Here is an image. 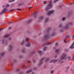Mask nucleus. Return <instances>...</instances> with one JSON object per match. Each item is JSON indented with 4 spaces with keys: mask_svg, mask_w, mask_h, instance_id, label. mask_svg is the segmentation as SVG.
Returning a JSON list of instances; mask_svg holds the SVG:
<instances>
[{
    "mask_svg": "<svg viewBox=\"0 0 74 74\" xmlns=\"http://www.w3.org/2000/svg\"><path fill=\"white\" fill-rule=\"evenodd\" d=\"M70 25H73V23L71 22L69 23L68 24L64 26L63 27V25L62 24H60L58 26L59 27H61L62 29L65 30L69 28Z\"/></svg>",
    "mask_w": 74,
    "mask_h": 74,
    "instance_id": "obj_1",
    "label": "nucleus"
},
{
    "mask_svg": "<svg viewBox=\"0 0 74 74\" xmlns=\"http://www.w3.org/2000/svg\"><path fill=\"white\" fill-rule=\"evenodd\" d=\"M61 59L60 60V61L62 60H66L67 59V55L66 53H64L62 54L60 57Z\"/></svg>",
    "mask_w": 74,
    "mask_h": 74,
    "instance_id": "obj_2",
    "label": "nucleus"
},
{
    "mask_svg": "<svg viewBox=\"0 0 74 74\" xmlns=\"http://www.w3.org/2000/svg\"><path fill=\"white\" fill-rule=\"evenodd\" d=\"M52 1L51 0L49 1V4L47 6L45 9V11H48V10L50 8L52 7L53 5L52 4Z\"/></svg>",
    "mask_w": 74,
    "mask_h": 74,
    "instance_id": "obj_3",
    "label": "nucleus"
},
{
    "mask_svg": "<svg viewBox=\"0 0 74 74\" xmlns=\"http://www.w3.org/2000/svg\"><path fill=\"white\" fill-rule=\"evenodd\" d=\"M8 10L7 9V8H4L3 10L1 13V15L4 14V13H5V12L8 11Z\"/></svg>",
    "mask_w": 74,
    "mask_h": 74,
    "instance_id": "obj_4",
    "label": "nucleus"
},
{
    "mask_svg": "<svg viewBox=\"0 0 74 74\" xmlns=\"http://www.w3.org/2000/svg\"><path fill=\"white\" fill-rule=\"evenodd\" d=\"M45 59V58H43L41 59L40 62L38 64V66H39V67L41 66L42 64V63H43V62L42 61H43L44 59Z\"/></svg>",
    "mask_w": 74,
    "mask_h": 74,
    "instance_id": "obj_5",
    "label": "nucleus"
},
{
    "mask_svg": "<svg viewBox=\"0 0 74 74\" xmlns=\"http://www.w3.org/2000/svg\"><path fill=\"white\" fill-rule=\"evenodd\" d=\"M29 38H27L26 39V41H28V44L26 45V47H30V42L29 41Z\"/></svg>",
    "mask_w": 74,
    "mask_h": 74,
    "instance_id": "obj_6",
    "label": "nucleus"
},
{
    "mask_svg": "<svg viewBox=\"0 0 74 74\" xmlns=\"http://www.w3.org/2000/svg\"><path fill=\"white\" fill-rule=\"evenodd\" d=\"M49 38V35L48 33H47L45 36L44 38L45 40H47Z\"/></svg>",
    "mask_w": 74,
    "mask_h": 74,
    "instance_id": "obj_7",
    "label": "nucleus"
},
{
    "mask_svg": "<svg viewBox=\"0 0 74 74\" xmlns=\"http://www.w3.org/2000/svg\"><path fill=\"white\" fill-rule=\"evenodd\" d=\"M55 12V11L54 10H51V11H50L48 12V13H47V14L48 15H51V14H53Z\"/></svg>",
    "mask_w": 74,
    "mask_h": 74,
    "instance_id": "obj_8",
    "label": "nucleus"
},
{
    "mask_svg": "<svg viewBox=\"0 0 74 74\" xmlns=\"http://www.w3.org/2000/svg\"><path fill=\"white\" fill-rule=\"evenodd\" d=\"M59 60L58 59H57L56 60H53L50 61V63H56V62H57Z\"/></svg>",
    "mask_w": 74,
    "mask_h": 74,
    "instance_id": "obj_9",
    "label": "nucleus"
},
{
    "mask_svg": "<svg viewBox=\"0 0 74 74\" xmlns=\"http://www.w3.org/2000/svg\"><path fill=\"white\" fill-rule=\"evenodd\" d=\"M37 14H38V12H35L32 15L34 16V18H36L37 16Z\"/></svg>",
    "mask_w": 74,
    "mask_h": 74,
    "instance_id": "obj_10",
    "label": "nucleus"
},
{
    "mask_svg": "<svg viewBox=\"0 0 74 74\" xmlns=\"http://www.w3.org/2000/svg\"><path fill=\"white\" fill-rule=\"evenodd\" d=\"M9 51H11L13 49V47H12V45H9Z\"/></svg>",
    "mask_w": 74,
    "mask_h": 74,
    "instance_id": "obj_11",
    "label": "nucleus"
},
{
    "mask_svg": "<svg viewBox=\"0 0 74 74\" xmlns=\"http://www.w3.org/2000/svg\"><path fill=\"white\" fill-rule=\"evenodd\" d=\"M8 41H6L5 40H2V42L3 44H4L5 43V44H7V43H8Z\"/></svg>",
    "mask_w": 74,
    "mask_h": 74,
    "instance_id": "obj_12",
    "label": "nucleus"
},
{
    "mask_svg": "<svg viewBox=\"0 0 74 74\" xmlns=\"http://www.w3.org/2000/svg\"><path fill=\"white\" fill-rule=\"evenodd\" d=\"M33 69H31L30 70H29L28 71L26 72L27 74H29V73H30L31 72H32L33 71Z\"/></svg>",
    "mask_w": 74,
    "mask_h": 74,
    "instance_id": "obj_13",
    "label": "nucleus"
},
{
    "mask_svg": "<svg viewBox=\"0 0 74 74\" xmlns=\"http://www.w3.org/2000/svg\"><path fill=\"white\" fill-rule=\"evenodd\" d=\"M32 21V19H31L30 20L27 21L26 22V23L27 24H29L30 23H31Z\"/></svg>",
    "mask_w": 74,
    "mask_h": 74,
    "instance_id": "obj_14",
    "label": "nucleus"
},
{
    "mask_svg": "<svg viewBox=\"0 0 74 74\" xmlns=\"http://www.w3.org/2000/svg\"><path fill=\"white\" fill-rule=\"evenodd\" d=\"M56 34V32H53L51 34L52 36H54Z\"/></svg>",
    "mask_w": 74,
    "mask_h": 74,
    "instance_id": "obj_15",
    "label": "nucleus"
},
{
    "mask_svg": "<svg viewBox=\"0 0 74 74\" xmlns=\"http://www.w3.org/2000/svg\"><path fill=\"white\" fill-rule=\"evenodd\" d=\"M25 43V41L23 40L22 42H20V44L21 45H23L24 44V43Z\"/></svg>",
    "mask_w": 74,
    "mask_h": 74,
    "instance_id": "obj_16",
    "label": "nucleus"
},
{
    "mask_svg": "<svg viewBox=\"0 0 74 74\" xmlns=\"http://www.w3.org/2000/svg\"><path fill=\"white\" fill-rule=\"evenodd\" d=\"M5 52H3L2 53H1V56H4V55H5Z\"/></svg>",
    "mask_w": 74,
    "mask_h": 74,
    "instance_id": "obj_17",
    "label": "nucleus"
},
{
    "mask_svg": "<svg viewBox=\"0 0 74 74\" xmlns=\"http://www.w3.org/2000/svg\"><path fill=\"white\" fill-rule=\"evenodd\" d=\"M51 30V28H49L47 30V32H49V31H50Z\"/></svg>",
    "mask_w": 74,
    "mask_h": 74,
    "instance_id": "obj_18",
    "label": "nucleus"
},
{
    "mask_svg": "<svg viewBox=\"0 0 74 74\" xmlns=\"http://www.w3.org/2000/svg\"><path fill=\"white\" fill-rule=\"evenodd\" d=\"M38 53L40 54V55H41V54H42V51H38Z\"/></svg>",
    "mask_w": 74,
    "mask_h": 74,
    "instance_id": "obj_19",
    "label": "nucleus"
},
{
    "mask_svg": "<svg viewBox=\"0 0 74 74\" xmlns=\"http://www.w3.org/2000/svg\"><path fill=\"white\" fill-rule=\"evenodd\" d=\"M49 21V18H47L45 19V22H47Z\"/></svg>",
    "mask_w": 74,
    "mask_h": 74,
    "instance_id": "obj_20",
    "label": "nucleus"
},
{
    "mask_svg": "<svg viewBox=\"0 0 74 74\" xmlns=\"http://www.w3.org/2000/svg\"><path fill=\"white\" fill-rule=\"evenodd\" d=\"M66 19V17H63L62 18V21H65Z\"/></svg>",
    "mask_w": 74,
    "mask_h": 74,
    "instance_id": "obj_21",
    "label": "nucleus"
},
{
    "mask_svg": "<svg viewBox=\"0 0 74 74\" xmlns=\"http://www.w3.org/2000/svg\"><path fill=\"white\" fill-rule=\"evenodd\" d=\"M49 60V58H48L46 59V61H45V62H48Z\"/></svg>",
    "mask_w": 74,
    "mask_h": 74,
    "instance_id": "obj_22",
    "label": "nucleus"
},
{
    "mask_svg": "<svg viewBox=\"0 0 74 74\" xmlns=\"http://www.w3.org/2000/svg\"><path fill=\"white\" fill-rule=\"evenodd\" d=\"M40 19H44V17L42 16H40L39 17Z\"/></svg>",
    "mask_w": 74,
    "mask_h": 74,
    "instance_id": "obj_23",
    "label": "nucleus"
},
{
    "mask_svg": "<svg viewBox=\"0 0 74 74\" xmlns=\"http://www.w3.org/2000/svg\"><path fill=\"white\" fill-rule=\"evenodd\" d=\"M9 36H10V35H9V34H7L5 35L4 37H5L7 38V37H8Z\"/></svg>",
    "mask_w": 74,
    "mask_h": 74,
    "instance_id": "obj_24",
    "label": "nucleus"
},
{
    "mask_svg": "<svg viewBox=\"0 0 74 74\" xmlns=\"http://www.w3.org/2000/svg\"><path fill=\"white\" fill-rule=\"evenodd\" d=\"M22 52H24V53H25V49H23L22 50Z\"/></svg>",
    "mask_w": 74,
    "mask_h": 74,
    "instance_id": "obj_25",
    "label": "nucleus"
},
{
    "mask_svg": "<svg viewBox=\"0 0 74 74\" xmlns=\"http://www.w3.org/2000/svg\"><path fill=\"white\" fill-rule=\"evenodd\" d=\"M10 7V4H7L6 5V7Z\"/></svg>",
    "mask_w": 74,
    "mask_h": 74,
    "instance_id": "obj_26",
    "label": "nucleus"
},
{
    "mask_svg": "<svg viewBox=\"0 0 74 74\" xmlns=\"http://www.w3.org/2000/svg\"><path fill=\"white\" fill-rule=\"evenodd\" d=\"M70 37V36L69 35H67L66 36V38H69Z\"/></svg>",
    "mask_w": 74,
    "mask_h": 74,
    "instance_id": "obj_27",
    "label": "nucleus"
},
{
    "mask_svg": "<svg viewBox=\"0 0 74 74\" xmlns=\"http://www.w3.org/2000/svg\"><path fill=\"white\" fill-rule=\"evenodd\" d=\"M60 50H59V49H57L56 50H55V52H59V51H60Z\"/></svg>",
    "mask_w": 74,
    "mask_h": 74,
    "instance_id": "obj_28",
    "label": "nucleus"
},
{
    "mask_svg": "<svg viewBox=\"0 0 74 74\" xmlns=\"http://www.w3.org/2000/svg\"><path fill=\"white\" fill-rule=\"evenodd\" d=\"M47 47H45L43 49L44 51H46V49H47Z\"/></svg>",
    "mask_w": 74,
    "mask_h": 74,
    "instance_id": "obj_29",
    "label": "nucleus"
},
{
    "mask_svg": "<svg viewBox=\"0 0 74 74\" xmlns=\"http://www.w3.org/2000/svg\"><path fill=\"white\" fill-rule=\"evenodd\" d=\"M70 68V66H68L67 68H66V72H67V70L68 69H69Z\"/></svg>",
    "mask_w": 74,
    "mask_h": 74,
    "instance_id": "obj_30",
    "label": "nucleus"
},
{
    "mask_svg": "<svg viewBox=\"0 0 74 74\" xmlns=\"http://www.w3.org/2000/svg\"><path fill=\"white\" fill-rule=\"evenodd\" d=\"M13 62H14V63H16V62H17V61L16 60H13Z\"/></svg>",
    "mask_w": 74,
    "mask_h": 74,
    "instance_id": "obj_31",
    "label": "nucleus"
},
{
    "mask_svg": "<svg viewBox=\"0 0 74 74\" xmlns=\"http://www.w3.org/2000/svg\"><path fill=\"white\" fill-rule=\"evenodd\" d=\"M60 0H55L54 1V3H56V2H57V1H59Z\"/></svg>",
    "mask_w": 74,
    "mask_h": 74,
    "instance_id": "obj_32",
    "label": "nucleus"
},
{
    "mask_svg": "<svg viewBox=\"0 0 74 74\" xmlns=\"http://www.w3.org/2000/svg\"><path fill=\"white\" fill-rule=\"evenodd\" d=\"M16 71L17 72L19 71H20V69H19V68H17L16 69Z\"/></svg>",
    "mask_w": 74,
    "mask_h": 74,
    "instance_id": "obj_33",
    "label": "nucleus"
},
{
    "mask_svg": "<svg viewBox=\"0 0 74 74\" xmlns=\"http://www.w3.org/2000/svg\"><path fill=\"white\" fill-rule=\"evenodd\" d=\"M13 11H14V9L11 10L9 11L10 12H12Z\"/></svg>",
    "mask_w": 74,
    "mask_h": 74,
    "instance_id": "obj_34",
    "label": "nucleus"
},
{
    "mask_svg": "<svg viewBox=\"0 0 74 74\" xmlns=\"http://www.w3.org/2000/svg\"><path fill=\"white\" fill-rule=\"evenodd\" d=\"M52 44L51 42L48 43L47 44V45H50V44Z\"/></svg>",
    "mask_w": 74,
    "mask_h": 74,
    "instance_id": "obj_35",
    "label": "nucleus"
},
{
    "mask_svg": "<svg viewBox=\"0 0 74 74\" xmlns=\"http://www.w3.org/2000/svg\"><path fill=\"white\" fill-rule=\"evenodd\" d=\"M34 53V51L31 52L30 53V54H31V55H33V53Z\"/></svg>",
    "mask_w": 74,
    "mask_h": 74,
    "instance_id": "obj_36",
    "label": "nucleus"
},
{
    "mask_svg": "<svg viewBox=\"0 0 74 74\" xmlns=\"http://www.w3.org/2000/svg\"><path fill=\"white\" fill-rule=\"evenodd\" d=\"M14 1H15V0H12L11 1H10L9 2H13Z\"/></svg>",
    "mask_w": 74,
    "mask_h": 74,
    "instance_id": "obj_37",
    "label": "nucleus"
},
{
    "mask_svg": "<svg viewBox=\"0 0 74 74\" xmlns=\"http://www.w3.org/2000/svg\"><path fill=\"white\" fill-rule=\"evenodd\" d=\"M51 74H53V73H54V71H51Z\"/></svg>",
    "mask_w": 74,
    "mask_h": 74,
    "instance_id": "obj_38",
    "label": "nucleus"
},
{
    "mask_svg": "<svg viewBox=\"0 0 74 74\" xmlns=\"http://www.w3.org/2000/svg\"><path fill=\"white\" fill-rule=\"evenodd\" d=\"M11 40H12V38H9V41H11Z\"/></svg>",
    "mask_w": 74,
    "mask_h": 74,
    "instance_id": "obj_39",
    "label": "nucleus"
},
{
    "mask_svg": "<svg viewBox=\"0 0 74 74\" xmlns=\"http://www.w3.org/2000/svg\"><path fill=\"white\" fill-rule=\"evenodd\" d=\"M18 6H21V5H22V3H20L18 4Z\"/></svg>",
    "mask_w": 74,
    "mask_h": 74,
    "instance_id": "obj_40",
    "label": "nucleus"
},
{
    "mask_svg": "<svg viewBox=\"0 0 74 74\" xmlns=\"http://www.w3.org/2000/svg\"><path fill=\"white\" fill-rule=\"evenodd\" d=\"M69 60H70L71 59V57H68Z\"/></svg>",
    "mask_w": 74,
    "mask_h": 74,
    "instance_id": "obj_41",
    "label": "nucleus"
},
{
    "mask_svg": "<svg viewBox=\"0 0 74 74\" xmlns=\"http://www.w3.org/2000/svg\"><path fill=\"white\" fill-rule=\"evenodd\" d=\"M56 46H58V43H56Z\"/></svg>",
    "mask_w": 74,
    "mask_h": 74,
    "instance_id": "obj_42",
    "label": "nucleus"
},
{
    "mask_svg": "<svg viewBox=\"0 0 74 74\" xmlns=\"http://www.w3.org/2000/svg\"><path fill=\"white\" fill-rule=\"evenodd\" d=\"M19 58H23V56H19Z\"/></svg>",
    "mask_w": 74,
    "mask_h": 74,
    "instance_id": "obj_43",
    "label": "nucleus"
},
{
    "mask_svg": "<svg viewBox=\"0 0 74 74\" xmlns=\"http://www.w3.org/2000/svg\"><path fill=\"white\" fill-rule=\"evenodd\" d=\"M34 70H37V68H34Z\"/></svg>",
    "mask_w": 74,
    "mask_h": 74,
    "instance_id": "obj_44",
    "label": "nucleus"
},
{
    "mask_svg": "<svg viewBox=\"0 0 74 74\" xmlns=\"http://www.w3.org/2000/svg\"><path fill=\"white\" fill-rule=\"evenodd\" d=\"M29 67H30V65H28L27 67V68H29Z\"/></svg>",
    "mask_w": 74,
    "mask_h": 74,
    "instance_id": "obj_45",
    "label": "nucleus"
},
{
    "mask_svg": "<svg viewBox=\"0 0 74 74\" xmlns=\"http://www.w3.org/2000/svg\"><path fill=\"white\" fill-rule=\"evenodd\" d=\"M64 42H65V43H67V42H66V39L64 40Z\"/></svg>",
    "mask_w": 74,
    "mask_h": 74,
    "instance_id": "obj_46",
    "label": "nucleus"
},
{
    "mask_svg": "<svg viewBox=\"0 0 74 74\" xmlns=\"http://www.w3.org/2000/svg\"><path fill=\"white\" fill-rule=\"evenodd\" d=\"M11 28H12L11 27H9V29H11Z\"/></svg>",
    "mask_w": 74,
    "mask_h": 74,
    "instance_id": "obj_47",
    "label": "nucleus"
},
{
    "mask_svg": "<svg viewBox=\"0 0 74 74\" xmlns=\"http://www.w3.org/2000/svg\"><path fill=\"white\" fill-rule=\"evenodd\" d=\"M47 3V2H46V1H44V4H46V3Z\"/></svg>",
    "mask_w": 74,
    "mask_h": 74,
    "instance_id": "obj_48",
    "label": "nucleus"
},
{
    "mask_svg": "<svg viewBox=\"0 0 74 74\" xmlns=\"http://www.w3.org/2000/svg\"><path fill=\"white\" fill-rule=\"evenodd\" d=\"M33 8V7H31L29 8V9H30V8Z\"/></svg>",
    "mask_w": 74,
    "mask_h": 74,
    "instance_id": "obj_49",
    "label": "nucleus"
},
{
    "mask_svg": "<svg viewBox=\"0 0 74 74\" xmlns=\"http://www.w3.org/2000/svg\"><path fill=\"white\" fill-rule=\"evenodd\" d=\"M28 62L29 63H30V62H31L30 61H28Z\"/></svg>",
    "mask_w": 74,
    "mask_h": 74,
    "instance_id": "obj_50",
    "label": "nucleus"
},
{
    "mask_svg": "<svg viewBox=\"0 0 74 74\" xmlns=\"http://www.w3.org/2000/svg\"><path fill=\"white\" fill-rule=\"evenodd\" d=\"M60 31L61 32H63V31L62 30H61Z\"/></svg>",
    "mask_w": 74,
    "mask_h": 74,
    "instance_id": "obj_51",
    "label": "nucleus"
},
{
    "mask_svg": "<svg viewBox=\"0 0 74 74\" xmlns=\"http://www.w3.org/2000/svg\"><path fill=\"white\" fill-rule=\"evenodd\" d=\"M57 56H55V58H57Z\"/></svg>",
    "mask_w": 74,
    "mask_h": 74,
    "instance_id": "obj_52",
    "label": "nucleus"
},
{
    "mask_svg": "<svg viewBox=\"0 0 74 74\" xmlns=\"http://www.w3.org/2000/svg\"><path fill=\"white\" fill-rule=\"evenodd\" d=\"M70 5H72V4H73V3H70Z\"/></svg>",
    "mask_w": 74,
    "mask_h": 74,
    "instance_id": "obj_53",
    "label": "nucleus"
},
{
    "mask_svg": "<svg viewBox=\"0 0 74 74\" xmlns=\"http://www.w3.org/2000/svg\"><path fill=\"white\" fill-rule=\"evenodd\" d=\"M31 74H34V72H32Z\"/></svg>",
    "mask_w": 74,
    "mask_h": 74,
    "instance_id": "obj_54",
    "label": "nucleus"
},
{
    "mask_svg": "<svg viewBox=\"0 0 74 74\" xmlns=\"http://www.w3.org/2000/svg\"><path fill=\"white\" fill-rule=\"evenodd\" d=\"M5 7V5H3V8H4V7Z\"/></svg>",
    "mask_w": 74,
    "mask_h": 74,
    "instance_id": "obj_55",
    "label": "nucleus"
},
{
    "mask_svg": "<svg viewBox=\"0 0 74 74\" xmlns=\"http://www.w3.org/2000/svg\"><path fill=\"white\" fill-rule=\"evenodd\" d=\"M23 67H25V65H23Z\"/></svg>",
    "mask_w": 74,
    "mask_h": 74,
    "instance_id": "obj_56",
    "label": "nucleus"
},
{
    "mask_svg": "<svg viewBox=\"0 0 74 74\" xmlns=\"http://www.w3.org/2000/svg\"><path fill=\"white\" fill-rule=\"evenodd\" d=\"M73 38H74V35H73Z\"/></svg>",
    "mask_w": 74,
    "mask_h": 74,
    "instance_id": "obj_57",
    "label": "nucleus"
},
{
    "mask_svg": "<svg viewBox=\"0 0 74 74\" xmlns=\"http://www.w3.org/2000/svg\"><path fill=\"white\" fill-rule=\"evenodd\" d=\"M36 62V61H35V60H34V63Z\"/></svg>",
    "mask_w": 74,
    "mask_h": 74,
    "instance_id": "obj_58",
    "label": "nucleus"
},
{
    "mask_svg": "<svg viewBox=\"0 0 74 74\" xmlns=\"http://www.w3.org/2000/svg\"><path fill=\"white\" fill-rule=\"evenodd\" d=\"M1 30H2V29H0V31H1Z\"/></svg>",
    "mask_w": 74,
    "mask_h": 74,
    "instance_id": "obj_59",
    "label": "nucleus"
},
{
    "mask_svg": "<svg viewBox=\"0 0 74 74\" xmlns=\"http://www.w3.org/2000/svg\"><path fill=\"white\" fill-rule=\"evenodd\" d=\"M63 62H62L61 63H63Z\"/></svg>",
    "mask_w": 74,
    "mask_h": 74,
    "instance_id": "obj_60",
    "label": "nucleus"
},
{
    "mask_svg": "<svg viewBox=\"0 0 74 74\" xmlns=\"http://www.w3.org/2000/svg\"><path fill=\"white\" fill-rule=\"evenodd\" d=\"M12 23V22H10V23Z\"/></svg>",
    "mask_w": 74,
    "mask_h": 74,
    "instance_id": "obj_61",
    "label": "nucleus"
},
{
    "mask_svg": "<svg viewBox=\"0 0 74 74\" xmlns=\"http://www.w3.org/2000/svg\"><path fill=\"white\" fill-rule=\"evenodd\" d=\"M19 10V11H21V10Z\"/></svg>",
    "mask_w": 74,
    "mask_h": 74,
    "instance_id": "obj_62",
    "label": "nucleus"
},
{
    "mask_svg": "<svg viewBox=\"0 0 74 74\" xmlns=\"http://www.w3.org/2000/svg\"><path fill=\"white\" fill-rule=\"evenodd\" d=\"M12 66H13V64H12Z\"/></svg>",
    "mask_w": 74,
    "mask_h": 74,
    "instance_id": "obj_63",
    "label": "nucleus"
},
{
    "mask_svg": "<svg viewBox=\"0 0 74 74\" xmlns=\"http://www.w3.org/2000/svg\"><path fill=\"white\" fill-rule=\"evenodd\" d=\"M17 10H18V9H17Z\"/></svg>",
    "mask_w": 74,
    "mask_h": 74,
    "instance_id": "obj_64",
    "label": "nucleus"
}]
</instances>
